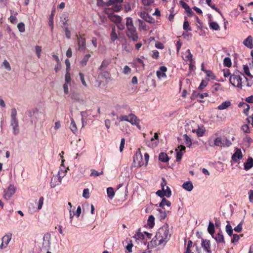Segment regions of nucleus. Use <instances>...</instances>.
I'll list each match as a JSON object with an SVG mask.
<instances>
[{
	"label": "nucleus",
	"instance_id": "obj_55",
	"mask_svg": "<svg viewBox=\"0 0 253 253\" xmlns=\"http://www.w3.org/2000/svg\"><path fill=\"white\" fill-rule=\"evenodd\" d=\"M89 190L88 188L84 189L83 190V196L85 199H88L89 197Z\"/></svg>",
	"mask_w": 253,
	"mask_h": 253
},
{
	"label": "nucleus",
	"instance_id": "obj_31",
	"mask_svg": "<svg viewBox=\"0 0 253 253\" xmlns=\"http://www.w3.org/2000/svg\"><path fill=\"white\" fill-rule=\"evenodd\" d=\"M110 63V60H107V59H104L102 61V62L98 69L101 71L104 70L105 69H106L107 68V67L109 65Z\"/></svg>",
	"mask_w": 253,
	"mask_h": 253
},
{
	"label": "nucleus",
	"instance_id": "obj_24",
	"mask_svg": "<svg viewBox=\"0 0 253 253\" xmlns=\"http://www.w3.org/2000/svg\"><path fill=\"white\" fill-rule=\"evenodd\" d=\"M156 194L158 196H160V197L162 198L164 197V196H166L167 197H169L171 196V193L170 190L168 189V192H165V193H164V191L163 190H158L157 191Z\"/></svg>",
	"mask_w": 253,
	"mask_h": 253
},
{
	"label": "nucleus",
	"instance_id": "obj_32",
	"mask_svg": "<svg viewBox=\"0 0 253 253\" xmlns=\"http://www.w3.org/2000/svg\"><path fill=\"white\" fill-rule=\"evenodd\" d=\"M155 217L153 215H150L147 220V224L150 228L153 227L155 224Z\"/></svg>",
	"mask_w": 253,
	"mask_h": 253
},
{
	"label": "nucleus",
	"instance_id": "obj_20",
	"mask_svg": "<svg viewBox=\"0 0 253 253\" xmlns=\"http://www.w3.org/2000/svg\"><path fill=\"white\" fill-rule=\"evenodd\" d=\"M243 44L245 46L250 49H252L253 47V38L251 36H249L246 38L243 42Z\"/></svg>",
	"mask_w": 253,
	"mask_h": 253
},
{
	"label": "nucleus",
	"instance_id": "obj_63",
	"mask_svg": "<svg viewBox=\"0 0 253 253\" xmlns=\"http://www.w3.org/2000/svg\"><path fill=\"white\" fill-rule=\"evenodd\" d=\"M239 239H240L239 235H238L237 234H233V237L231 239V242L232 243L237 242L239 241Z\"/></svg>",
	"mask_w": 253,
	"mask_h": 253
},
{
	"label": "nucleus",
	"instance_id": "obj_48",
	"mask_svg": "<svg viewBox=\"0 0 253 253\" xmlns=\"http://www.w3.org/2000/svg\"><path fill=\"white\" fill-rule=\"evenodd\" d=\"M91 173H90L91 176L96 177V176H98L101 175L103 173V172L102 170H101L100 172H98L97 171H96V170L93 169H92L91 170Z\"/></svg>",
	"mask_w": 253,
	"mask_h": 253
},
{
	"label": "nucleus",
	"instance_id": "obj_43",
	"mask_svg": "<svg viewBox=\"0 0 253 253\" xmlns=\"http://www.w3.org/2000/svg\"><path fill=\"white\" fill-rule=\"evenodd\" d=\"M192 246L193 242L191 240H189L186 248V251L184 253H194L190 250Z\"/></svg>",
	"mask_w": 253,
	"mask_h": 253
},
{
	"label": "nucleus",
	"instance_id": "obj_23",
	"mask_svg": "<svg viewBox=\"0 0 253 253\" xmlns=\"http://www.w3.org/2000/svg\"><path fill=\"white\" fill-rule=\"evenodd\" d=\"M182 187L188 191H191L193 189V185L191 181H186L182 184Z\"/></svg>",
	"mask_w": 253,
	"mask_h": 253
},
{
	"label": "nucleus",
	"instance_id": "obj_38",
	"mask_svg": "<svg viewBox=\"0 0 253 253\" xmlns=\"http://www.w3.org/2000/svg\"><path fill=\"white\" fill-rule=\"evenodd\" d=\"M158 211H159V213L158 214L159 218L160 220H164L165 219L167 216V213L165 211H163L161 209H158Z\"/></svg>",
	"mask_w": 253,
	"mask_h": 253
},
{
	"label": "nucleus",
	"instance_id": "obj_28",
	"mask_svg": "<svg viewBox=\"0 0 253 253\" xmlns=\"http://www.w3.org/2000/svg\"><path fill=\"white\" fill-rule=\"evenodd\" d=\"M159 159L162 162H167L169 160L167 154L164 152H161L160 153L159 156Z\"/></svg>",
	"mask_w": 253,
	"mask_h": 253
},
{
	"label": "nucleus",
	"instance_id": "obj_45",
	"mask_svg": "<svg viewBox=\"0 0 253 253\" xmlns=\"http://www.w3.org/2000/svg\"><path fill=\"white\" fill-rule=\"evenodd\" d=\"M111 20L114 21L117 24L121 23L122 21V18L117 15H114L110 17Z\"/></svg>",
	"mask_w": 253,
	"mask_h": 253
},
{
	"label": "nucleus",
	"instance_id": "obj_7",
	"mask_svg": "<svg viewBox=\"0 0 253 253\" xmlns=\"http://www.w3.org/2000/svg\"><path fill=\"white\" fill-rule=\"evenodd\" d=\"M77 39V43L78 45V50L80 51H84L86 49V40L81 36L76 35Z\"/></svg>",
	"mask_w": 253,
	"mask_h": 253
},
{
	"label": "nucleus",
	"instance_id": "obj_64",
	"mask_svg": "<svg viewBox=\"0 0 253 253\" xmlns=\"http://www.w3.org/2000/svg\"><path fill=\"white\" fill-rule=\"evenodd\" d=\"M154 0H142V2L144 5H150L154 2Z\"/></svg>",
	"mask_w": 253,
	"mask_h": 253
},
{
	"label": "nucleus",
	"instance_id": "obj_10",
	"mask_svg": "<svg viewBox=\"0 0 253 253\" xmlns=\"http://www.w3.org/2000/svg\"><path fill=\"white\" fill-rule=\"evenodd\" d=\"M201 246L203 250L207 253H211V242L210 240L203 239L202 240Z\"/></svg>",
	"mask_w": 253,
	"mask_h": 253
},
{
	"label": "nucleus",
	"instance_id": "obj_34",
	"mask_svg": "<svg viewBox=\"0 0 253 253\" xmlns=\"http://www.w3.org/2000/svg\"><path fill=\"white\" fill-rule=\"evenodd\" d=\"M183 139L184 140L185 144L190 147L192 145V142L191 139L187 134H184L183 135Z\"/></svg>",
	"mask_w": 253,
	"mask_h": 253
},
{
	"label": "nucleus",
	"instance_id": "obj_37",
	"mask_svg": "<svg viewBox=\"0 0 253 253\" xmlns=\"http://www.w3.org/2000/svg\"><path fill=\"white\" fill-rule=\"evenodd\" d=\"M107 193L108 197L110 199H112L115 195V192L112 187H109L107 189Z\"/></svg>",
	"mask_w": 253,
	"mask_h": 253
},
{
	"label": "nucleus",
	"instance_id": "obj_21",
	"mask_svg": "<svg viewBox=\"0 0 253 253\" xmlns=\"http://www.w3.org/2000/svg\"><path fill=\"white\" fill-rule=\"evenodd\" d=\"M140 16L145 21L149 23H152L154 20L151 17L149 16L148 13L145 12H141Z\"/></svg>",
	"mask_w": 253,
	"mask_h": 253
},
{
	"label": "nucleus",
	"instance_id": "obj_56",
	"mask_svg": "<svg viewBox=\"0 0 253 253\" xmlns=\"http://www.w3.org/2000/svg\"><path fill=\"white\" fill-rule=\"evenodd\" d=\"M131 71V69L128 66H125L123 69V73L125 75H128L130 74Z\"/></svg>",
	"mask_w": 253,
	"mask_h": 253
},
{
	"label": "nucleus",
	"instance_id": "obj_5",
	"mask_svg": "<svg viewBox=\"0 0 253 253\" xmlns=\"http://www.w3.org/2000/svg\"><path fill=\"white\" fill-rule=\"evenodd\" d=\"M133 165L135 167H141L144 165V161L139 149L137 150L133 157Z\"/></svg>",
	"mask_w": 253,
	"mask_h": 253
},
{
	"label": "nucleus",
	"instance_id": "obj_18",
	"mask_svg": "<svg viewBox=\"0 0 253 253\" xmlns=\"http://www.w3.org/2000/svg\"><path fill=\"white\" fill-rule=\"evenodd\" d=\"M243 157L242 153L240 149H237L235 152L232 156V159L235 162H238Z\"/></svg>",
	"mask_w": 253,
	"mask_h": 253
},
{
	"label": "nucleus",
	"instance_id": "obj_42",
	"mask_svg": "<svg viewBox=\"0 0 253 253\" xmlns=\"http://www.w3.org/2000/svg\"><path fill=\"white\" fill-rule=\"evenodd\" d=\"M243 69L244 73L246 75L250 77L251 79L253 78V76L251 74L250 72L249 68L247 65H243Z\"/></svg>",
	"mask_w": 253,
	"mask_h": 253
},
{
	"label": "nucleus",
	"instance_id": "obj_50",
	"mask_svg": "<svg viewBox=\"0 0 253 253\" xmlns=\"http://www.w3.org/2000/svg\"><path fill=\"white\" fill-rule=\"evenodd\" d=\"M210 27L211 29L214 30H218L219 29V25L215 22H212L210 24Z\"/></svg>",
	"mask_w": 253,
	"mask_h": 253
},
{
	"label": "nucleus",
	"instance_id": "obj_47",
	"mask_svg": "<svg viewBox=\"0 0 253 253\" xmlns=\"http://www.w3.org/2000/svg\"><path fill=\"white\" fill-rule=\"evenodd\" d=\"M223 64L226 67H231L232 63L230 58L229 57H225L223 60Z\"/></svg>",
	"mask_w": 253,
	"mask_h": 253
},
{
	"label": "nucleus",
	"instance_id": "obj_3",
	"mask_svg": "<svg viewBox=\"0 0 253 253\" xmlns=\"http://www.w3.org/2000/svg\"><path fill=\"white\" fill-rule=\"evenodd\" d=\"M209 145L211 147L218 146L220 147H228L232 144L231 141L225 137H217L214 139L213 143L211 139L209 141Z\"/></svg>",
	"mask_w": 253,
	"mask_h": 253
},
{
	"label": "nucleus",
	"instance_id": "obj_12",
	"mask_svg": "<svg viewBox=\"0 0 253 253\" xmlns=\"http://www.w3.org/2000/svg\"><path fill=\"white\" fill-rule=\"evenodd\" d=\"M64 160H62V164L61 165V166L60 167L59 170L58 171V174L57 175H58L59 177H60V179H62L66 175V173L67 172V170L69 169V168H65L63 163L64 162Z\"/></svg>",
	"mask_w": 253,
	"mask_h": 253
},
{
	"label": "nucleus",
	"instance_id": "obj_49",
	"mask_svg": "<svg viewBox=\"0 0 253 253\" xmlns=\"http://www.w3.org/2000/svg\"><path fill=\"white\" fill-rule=\"evenodd\" d=\"M62 28L64 30L65 33V36L68 39L71 38V32L68 29V26H62Z\"/></svg>",
	"mask_w": 253,
	"mask_h": 253
},
{
	"label": "nucleus",
	"instance_id": "obj_40",
	"mask_svg": "<svg viewBox=\"0 0 253 253\" xmlns=\"http://www.w3.org/2000/svg\"><path fill=\"white\" fill-rule=\"evenodd\" d=\"M208 231L209 233L211 235L214 232V226L213 223L211 221H210L209 222V226L208 227Z\"/></svg>",
	"mask_w": 253,
	"mask_h": 253
},
{
	"label": "nucleus",
	"instance_id": "obj_2",
	"mask_svg": "<svg viewBox=\"0 0 253 253\" xmlns=\"http://www.w3.org/2000/svg\"><path fill=\"white\" fill-rule=\"evenodd\" d=\"M242 77H243L245 79L246 82H247V86H251L252 84L248 82V79L245 77L243 73L239 71L235 72L233 74L231 75L229 79L230 83L233 86L242 88L243 84L244 83V82L242 81Z\"/></svg>",
	"mask_w": 253,
	"mask_h": 253
},
{
	"label": "nucleus",
	"instance_id": "obj_19",
	"mask_svg": "<svg viewBox=\"0 0 253 253\" xmlns=\"http://www.w3.org/2000/svg\"><path fill=\"white\" fill-rule=\"evenodd\" d=\"M179 3L181 6L185 9V12L189 14V15H192L193 14V12L190 8L189 6L184 1L180 0Z\"/></svg>",
	"mask_w": 253,
	"mask_h": 253
},
{
	"label": "nucleus",
	"instance_id": "obj_16",
	"mask_svg": "<svg viewBox=\"0 0 253 253\" xmlns=\"http://www.w3.org/2000/svg\"><path fill=\"white\" fill-rule=\"evenodd\" d=\"M62 179H60V177L58 175H53L50 182V186L51 188H54L57 185H59L61 183Z\"/></svg>",
	"mask_w": 253,
	"mask_h": 253
},
{
	"label": "nucleus",
	"instance_id": "obj_27",
	"mask_svg": "<svg viewBox=\"0 0 253 253\" xmlns=\"http://www.w3.org/2000/svg\"><path fill=\"white\" fill-rule=\"evenodd\" d=\"M230 105L231 102L229 101H225L219 105L217 108L219 110H224L229 107Z\"/></svg>",
	"mask_w": 253,
	"mask_h": 253
},
{
	"label": "nucleus",
	"instance_id": "obj_29",
	"mask_svg": "<svg viewBox=\"0 0 253 253\" xmlns=\"http://www.w3.org/2000/svg\"><path fill=\"white\" fill-rule=\"evenodd\" d=\"M111 40L112 42H114L115 40L118 39V36L116 32V28L115 26L112 27V31L110 35Z\"/></svg>",
	"mask_w": 253,
	"mask_h": 253
},
{
	"label": "nucleus",
	"instance_id": "obj_57",
	"mask_svg": "<svg viewBox=\"0 0 253 253\" xmlns=\"http://www.w3.org/2000/svg\"><path fill=\"white\" fill-rule=\"evenodd\" d=\"M17 27L18 28L19 31L21 33L24 32L25 30V25L23 23H19L17 25Z\"/></svg>",
	"mask_w": 253,
	"mask_h": 253
},
{
	"label": "nucleus",
	"instance_id": "obj_39",
	"mask_svg": "<svg viewBox=\"0 0 253 253\" xmlns=\"http://www.w3.org/2000/svg\"><path fill=\"white\" fill-rule=\"evenodd\" d=\"M126 25L127 29L129 28H132V27H134L133 25V24L132 19L130 17H127L126 18Z\"/></svg>",
	"mask_w": 253,
	"mask_h": 253
},
{
	"label": "nucleus",
	"instance_id": "obj_60",
	"mask_svg": "<svg viewBox=\"0 0 253 253\" xmlns=\"http://www.w3.org/2000/svg\"><path fill=\"white\" fill-rule=\"evenodd\" d=\"M243 221H241L236 227L234 228L235 231L240 232L242 229Z\"/></svg>",
	"mask_w": 253,
	"mask_h": 253
},
{
	"label": "nucleus",
	"instance_id": "obj_61",
	"mask_svg": "<svg viewBox=\"0 0 253 253\" xmlns=\"http://www.w3.org/2000/svg\"><path fill=\"white\" fill-rule=\"evenodd\" d=\"M36 52L38 57L39 58L41 56V53L42 51V47L40 46H36L35 47Z\"/></svg>",
	"mask_w": 253,
	"mask_h": 253
},
{
	"label": "nucleus",
	"instance_id": "obj_36",
	"mask_svg": "<svg viewBox=\"0 0 253 253\" xmlns=\"http://www.w3.org/2000/svg\"><path fill=\"white\" fill-rule=\"evenodd\" d=\"M170 205H171L170 202L165 198H163L162 199L161 202L159 204V206L162 208H163L165 206L169 207Z\"/></svg>",
	"mask_w": 253,
	"mask_h": 253
},
{
	"label": "nucleus",
	"instance_id": "obj_59",
	"mask_svg": "<svg viewBox=\"0 0 253 253\" xmlns=\"http://www.w3.org/2000/svg\"><path fill=\"white\" fill-rule=\"evenodd\" d=\"M177 151L176 153V161L179 162L181 160L182 157L183 155V153L181 151H177V150L176 149Z\"/></svg>",
	"mask_w": 253,
	"mask_h": 253
},
{
	"label": "nucleus",
	"instance_id": "obj_54",
	"mask_svg": "<svg viewBox=\"0 0 253 253\" xmlns=\"http://www.w3.org/2000/svg\"><path fill=\"white\" fill-rule=\"evenodd\" d=\"M65 83H67V84H70L71 77H70V74L69 73V71H66V74L65 77Z\"/></svg>",
	"mask_w": 253,
	"mask_h": 253
},
{
	"label": "nucleus",
	"instance_id": "obj_33",
	"mask_svg": "<svg viewBox=\"0 0 253 253\" xmlns=\"http://www.w3.org/2000/svg\"><path fill=\"white\" fill-rule=\"evenodd\" d=\"M90 57L91 55L90 54H87L84 56L82 60L81 61V64L82 66H84L86 65L87 62Z\"/></svg>",
	"mask_w": 253,
	"mask_h": 253
},
{
	"label": "nucleus",
	"instance_id": "obj_58",
	"mask_svg": "<svg viewBox=\"0 0 253 253\" xmlns=\"http://www.w3.org/2000/svg\"><path fill=\"white\" fill-rule=\"evenodd\" d=\"M43 198L42 197H41L40 198L39 200L38 201V209L41 210L43 204Z\"/></svg>",
	"mask_w": 253,
	"mask_h": 253
},
{
	"label": "nucleus",
	"instance_id": "obj_62",
	"mask_svg": "<svg viewBox=\"0 0 253 253\" xmlns=\"http://www.w3.org/2000/svg\"><path fill=\"white\" fill-rule=\"evenodd\" d=\"M79 76L82 84L85 87L87 86V84L84 79V75L83 73H80Z\"/></svg>",
	"mask_w": 253,
	"mask_h": 253
},
{
	"label": "nucleus",
	"instance_id": "obj_26",
	"mask_svg": "<svg viewBox=\"0 0 253 253\" xmlns=\"http://www.w3.org/2000/svg\"><path fill=\"white\" fill-rule=\"evenodd\" d=\"M152 234L147 232H144L143 233H138L137 236L139 238L144 239L145 237L148 239L151 238Z\"/></svg>",
	"mask_w": 253,
	"mask_h": 253
},
{
	"label": "nucleus",
	"instance_id": "obj_14",
	"mask_svg": "<svg viewBox=\"0 0 253 253\" xmlns=\"http://www.w3.org/2000/svg\"><path fill=\"white\" fill-rule=\"evenodd\" d=\"M185 56L183 57V59L186 61H189V66L191 68L192 67V64L194 62L193 61L192 57L193 55L191 54L190 50L188 49H187L185 53H184Z\"/></svg>",
	"mask_w": 253,
	"mask_h": 253
},
{
	"label": "nucleus",
	"instance_id": "obj_4",
	"mask_svg": "<svg viewBox=\"0 0 253 253\" xmlns=\"http://www.w3.org/2000/svg\"><path fill=\"white\" fill-rule=\"evenodd\" d=\"M124 0H109L106 2L107 6H111L110 8L115 12H119L122 8V3Z\"/></svg>",
	"mask_w": 253,
	"mask_h": 253
},
{
	"label": "nucleus",
	"instance_id": "obj_15",
	"mask_svg": "<svg viewBox=\"0 0 253 253\" xmlns=\"http://www.w3.org/2000/svg\"><path fill=\"white\" fill-rule=\"evenodd\" d=\"M11 239V234L5 235L2 238V243L0 245V248L3 249L5 248Z\"/></svg>",
	"mask_w": 253,
	"mask_h": 253
},
{
	"label": "nucleus",
	"instance_id": "obj_46",
	"mask_svg": "<svg viewBox=\"0 0 253 253\" xmlns=\"http://www.w3.org/2000/svg\"><path fill=\"white\" fill-rule=\"evenodd\" d=\"M209 81V80L208 79L203 80L199 86V88L200 89H203L205 87H206Z\"/></svg>",
	"mask_w": 253,
	"mask_h": 253
},
{
	"label": "nucleus",
	"instance_id": "obj_25",
	"mask_svg": "<svg viewBox=\"0 0 253 253\" xmlns=\"http://www.w3.org/2000/svg\"><path fill=\"white\" fill-rule=\"evenodd\" d=\"M71 124L70 126V128L71 131L74 133L76 134L78 132V129L75 123V121L74 120L73 118H71Z\"/></svg>",
	"mask_w": 253,
	"mask_h": 253
},
{
	"label": "nucleus",
	"instance_id": "obj_53",
	"mask_svg": "<svg viewBox=\"0 0 253 253\" xmlns=\"http://www.w3.org/2000/svg\"><path fill=\"white\" fill-rule=\"evenodd\" d=\"M117 116V119H119L120 121H126L128 122L129 118L128 115H121L120 116Z\"/></svg>",
	"mask_w": 253,
	"mask_h": 253
},
{
	"label": "nucleus",
	"instance_id": "obj_13",
	"mask_svg": "<svg viewBox=\"0 0 253 253\" xmlns=\"http://www.w3.org/2000/svg\"><path fill=\"white\" fill-rule=\"evenodd\" d=\"M167 71V68L166 66H161L159 70L156 72V75L158 78L160 79L162 78H166L167 75L166 72Z\"/></svg>",
	"mask_w": 253,
	"mask_h": 253
},
{
	"label": "nucleus",
	"instance_id": "obj_41",
	"mask_svg": "<svg viewBox=\"0 0 253 253\" xmlns=\"http://www.w3.org/2000/svg\"><path fill=\"white\" fill-rule=\"evenodd\" d=\"M183 27L184 30L187 31H191V30H192L191 27L189 25V23L188 21L186 20V17H185V21L183 23Z\"/></svg>",
	"mask_w": 253,
	"mask_h": 253
},
{
	"label": "nucleus",
	"instance_id": "obj_30",
	"mask_svg": "<svg viewBox=\"0 0 253 253\" xmlns=\"http://www.w3.org/2000/svg\"><path fill=\"white\" fill-rule=\"evenodd\" d=\"M55 14V10H53L51 11V15L49 18V25L51 27V31H52L54 27L53 24V17Z\"/></svg>",
	"mask_w": 253,
	"mask_h": 253
},
{
	"label": "nucleus",
	"instance_id": "obj_6",
	"mask_svg": "<svg viewBox=\"0 0 253 253\" xmlns=\"http://www.w3.org/2000/svg\"><path fill=\"white\" fill-rule=\"evenodd\" d=\"M126 34L129 39L135 42L137 41L138 36L136 33V28L134 27L127 28Z\"/></svg>",
	"mask_w": 253,
	"mask_h": 253
},
{
	"label": "nucleus",
	"instance_id": "obj_9",
	"mask_svg": "<svg viewBox=\"0 0 253 253\" xmlns=\"http://www.w3.org/2000/svg\"><path fill=\"white\" fill-rule=\"evenodd\" d=\"M15 187L13 185H10L7 189L4 190V198L9 200L15 192Z\"/></svg>",
	"mask_w": 253,
	"mask_h": 253
},
{
	"label": "nucleus",
	"instance_id": "obj_52",
	"mask_svg": "<svg viewBox=\"0 0 253 253\" xmlns=\"http://www.w3.org/2000/svg\"><path fill=\"white\" fill-rule=\"evenodd\" d=\"M226 231L227 233L229 235L231 236L233 233V229L232 226L230 224H227L226 226Z\"/></svg>",
	"mask_w": 253,
	"mask_h": 253
},
{
	"label": "nucleus",
	"instance_id": "obj_35",
	"mask_svg": "<svg viewBox=\"0 0 253 253\" xmlns=\"http://www.w3.org/2000/svg\"><path fill=\"white\" fill-rule=\"evenodd\" d=\"M215 240L217 243H222L224 242V237L223 235L220 233H218L216 234L214 237Z\"/></svg>",
	"mask_w": 253,
	"mask_h": 253
},
{
	"label": "nucleus",
	"instance_id": "obj_1",
	"mask_svg": "<svg viewBox=\"0 0 253 253\" xmlns=\"http://www.w3.org/2000/svg\"><path fill=\"white\" fill-rule=\"evenodd\" d=\"M170 236L168 225H164L158 230L154 238L148 243V248H151L162 244L165 245Z\"/></svg>",
	"mask_w": 253,
	"mask_h": 253
},
{
	"label": "nucleus",
	"instance_id": "obj_17",
	"mask_svg": "<svg viewBox=\"0 0 253 253\" xmlns=\"http://www.w3.org/2000/svg\"><path fill=\"white\" fill-rule=\"evenodd\" d=\"M139 122V120L138 119V118L135 115L133 114H129L128 122L130 123L132 125L136 126L139 128H140Z\"/></svg>",
	"mask_w": 253,
	"mask_h": 253
},
{
	"label": "nucleus",
	"instance_id": "obj_11",
	"mask_svg": "<svg viewBox=\"0 0 253 253\" xmlns=\"http://www.w3.org/2000/svg\"><path fill=\"white\" fill-rule=\"evenodd\" d=\"M10 126L12 128L13 133L15 135H18L20 132L18 120H10Z\"/></svg>",
	"mask_w": 253,
	"mask_h": 253
},
{
	"label": "nucleus",
	"instance_id": "obj_22",
	"mask_svg": "<svg viewBox=\"0 0 253 253\" xmlns=\"http://www.w3.org/2000/svg\"><path fill=\"white\" fill-rule=\"evenodd\" d=\"M253 167V159L252 158H249L246 163L244 164V169L245 170H249Z\"/></svg>",
	"mask_w": 253,
	"mask_h": 253
},
{
	"label": "nucleus",
	"instance_id": "obj_44",
	"mask_svg": "<svg viewBox=\"0 0 253 253\" xmlns=\"http://www.w3.org/2000/svg\"><path fill=\"white\" fill-rule=\"evenodd\" d=\"M40 113L38 109L35 108L29 112V116L31 117L34 116L37 117L39 116Z\"/></svg>",
	"mask_w": 253,
	"mask_h": 253
},
{
	"label": "nucleus",
	"instance_id": "obj_8",
	"mask_svg": "<svg viewBox=\"0 0 253 253\" xmlns=\"http://www.w3.org/2000/svg\"><path fill=\"white\" fill-rule=\"evenodd\" d=\"M50 238L51 235L48 233H46L43 235L42 246V249L47 250L49 249L50 246Z\"/></svg>",
	"mask_w": 253,
	"mask_h": 253
},
{
	"label": "nucleus",
	"instance_id": "obj_51",
	"mask_svg": "<svg viewBox=\"0 0 253 253\" xmlns=\"http://www.w3.org/2000/svg\"><path fill=\"white\" fill-rule=\"evenodd\" d=\"M17 115V111L16 109L13 108L11 110V120H18L16 118Z\"/></svg>",
	"mask_w": 253,
	"mask_h": 253
}]
</instances>
